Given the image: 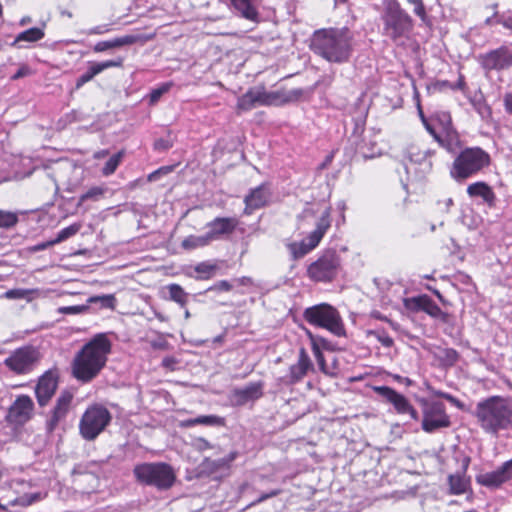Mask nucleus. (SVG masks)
Segmentation results:
<instances>
[{
    "label": "nucleus",
    "instance_id": "f257e3e1",
    "mask_svg": "<svg viewBox=\"0 0 512 512\" xmlns=\"http://www.w3.org/2000/svg\"><path fill=\"white\" fill-rule=\"evenodd\" d=\"M354 45L353 33L346 27L316 30L310 40V49L316 55L336 64L350 60Z\"/></svg>",
    "mask_w": 512,
    "mask_h": 512
},
{
    "label": "nucleus",
    "instance_id": "f03ea898",
    "mask_svg": "<svg viewBox=\"0 0 512 512\" xmlns=\"http://www.w3.org/2000/svg\"><path fill=\"white\" fill-rule=\"evenodd\" d=\"M111 352V342L106 334L95 335L76 354L72 370L73 376L82 382H90L103 369Z\"/></svg>",
    "mask_w": 512,
    "mask_h": 512
},
{
    "label": "nucleus",
    "instance_id": "7ed1b4c3",
    "mask_svg": "<svg viewBox=\"0 0 512 512\" xmlns=\"http://www.w3.org/2000/svg\"><path fill=\"white\" fill-rule=\"evenodd\" d=\"M472 414L484 432L497 435L512 428V398L490 396L479 401Z\"/></svg>",
    "mask_w": 512,
    "mask_h": 512
},
{
    "label": "nucleus",
    "instance_id": "20e7f679",
    "mask_svg": "<svg viewBox=\"0 0 512 512\" xmlns=\"http://www.w3.org/2000/svg\"><path fill=\"white\" fill-rule=\"evenodd\" d=\"M135 481L142 486L155 488L157 491L171 489L176 480L174 468L166 462H143L133 468Z\"/></svg>",
    "mask_w": 512,
    "mask_h": 512
},
{
    "label": "nucleus",
    "instance_id": "39448f33",
    "mask_svg": "<svg viewBox=\"0 0 512 512\" xmlns=\"http://www.w3.org/2000/svg\"><path fill=\"white\" fill-rule=\"evenodd\" d=\"M383 35L393 42L408 37L413 29L412 17L401 7L397 0H383Z\"/></svg>",
    "mask_w": 512,
    "mask_h": 512
},
{
    "label": "nucleus",
    "instance_id": "423d86ee",
    "mask_svg": "<svg viewBox=\"0 0 512 512\" xmlns=\"http://www.w3.org/2000/svg\"><path fill=\"white\" fill-rule=\"evenodd\" d=\"M490 164V155L480 147L462 149L455 157L450 176L457 182H463L476 175Z\"/></svg>",
    "mask_w": 512,
    "mask_h": 512
},
{
    "label": "nucleus",
    "instance_id": "0eeeda50",
    "mask_svg": "<svg viewBox=\"0 0 512 512\" xmlns=\"http://www.w3.org/2000/svg\"><path fill=\"white\" fill-rule=\"evenodd\" d=\"M303 318L311 325L327 329L338 337L345 336L344 324L338 310L328 303L306 308Z\"/></svg>",
    "mask_w": 512,
    "mask_h": 512
},
{
    "label": "nucleus",
    "instance_id": "6e6552de",
    "mask_svg": "<svg viewBox=\"0 0 512 512\" xmlns=\"http://www.w3.org/2000/svg\"><path fill=\"white\" fill-rule=\"evenodd\" d=\"M111 420L110 411L103 405L89 406L80 419V435L86 441H93L106 429Z\"/></svg>",
    "mask_w": 512,
    "mask_h": 512
},
{
    "label": "nucleus",
    "instance_id": "1a4fd4ad",
    "mask_svg": "<svg viewBox=\"0 0 512 512\" xmlns=\"http://www.w3.org/2000/svg\"><path fill=\"white\" fill-rule=\"evenodd\" d=\"M341 260L335 250H326L307 269L308 277L316 282H331L339 272Z\"/></svg>",
    "mask_w": 512,
    "mask_h": 512
},
{
    "label": "nucleus",
    "instance_id": "9d476101",
    "mask_svg": "<svg viewBox=\"0 0 512 512\" xmlns=\"http://www.w3.org/2000/svg\"><path fill=\"white\" fill-rule=\"evenodd\" d=\"M478 62L486 73L508 70L512 67V51L503 45L497 49L480 54Z\"/></svg>",
    "mask_w": 512,
    "mask_h": 512
},
{
    "label": "nucleus",
    "instance_id": "9b49d317",
    "mask_svg": "<svg viewBox=\"0 0 512 512\" xmlns=\"http://www.w3.org/2000/svg\"><path fill=\"white\" fill-rule=\"evenodd\" d=\"M38 360V351L31 346L21 347L15 350L4 364L17 374H25L32 370Z\"/></svg>",
    "mask_w": 512,
    "mask_h": 512
},
{
    "label": "nucleus",
    "instance_id": "f8f14e48",
    "mask_svg": "<svg viewBox=\"0 0 512 512\" xmlns=\"http://www.w3.org/2000/svg\"><path fill=\"white\" fill-rule=\"evenodd\" d=\"M373 391L386 403L393 405L398 414H408L411 419L418 420V412L408 399L389 386H374Z\"/></svg>",
    "mask_w": 512,
    "mask_h": 512
},
{
    "label": "nucleus",
    "instance_id": "ddd939ff",
    "mask_svg": "<svg viewBox=\"0 0 512 512\" xmlns=\"http://www.w3.org/2000/svg\"><path fill=\"white\" fill-rule=\"evenodd\" d=\"M450 424V418L442 403L433 402L425 405L422 420V429L425 432L433 433L437 429L449 427Z\"/></svg>",
    "mask_w": 512,
    "mask_h": 512
},
{
    "label": "nucleus",
    "instance_id": "4468645a",
    "mask_svg": "<svg viewBox=\"0 0 512 512\" xmlns=\"http://www.w3.org/2000/svg\"><path fill=\"white\" fill-rule=\"evenodd\" d=\"M257 90L259 106H279L298 101L304 94L303 89L296 88L289 91H266L264 87H255Z\"/></svg>",
    "mask_w": 512,
    "mask_h": 512
},
{
    "label": "nucleus",
    "instance_id": "2eb2a0df",
    "mask_svg": "<svg viewBox=\"0 0 512 512\" xmlns=\"http://www.w3.org/2000/svg\"><path fill=\"white\" fill-rule=\"evenodd\" d=\"M404 306L411 312H425L432 318L440 319L444 323H447L450 318L448 313L442 311L441 308L425 294L406 298L404 300Z\"/></svg>",
    "mask_w": 512,
    "mask_h": 512
},
{
    "label": "nucleus",
    "instance_id": "dca6fc26",
    "mask_svg": "<svg viewBox=\"0 0 512 512\" xmlns=\"http://www.w3.org/2000/svg\"><path fill=\"white\" fill-rule=\"evenodd\" d=\"M33 410L34 402L31 397L20 395L9 407L6 421L15 425H23L31 419Z\"/></svg>",
    "mask_w": 512,
    "mask_h": 512
},
{
    "label": "nucleus",
    "instance_id": "f3484780",
    "mask_svg": "<svg viewBox=\"0 0 512 512\" xmlns=\"http://www.w3.org/2000/svg\"><path fill=\"white\" fill-rule=\"evenodd\" d=\"M72 400L73 394L70 391L64 390L60 393L56 400L55 406L46 421V429L48 432H53L58 426L59 422L65 419L67 413L69 412Z\"/></svg>",
    "mask_w": 512,
    "mask_h": 512
},
{
    "label": "nucleus",
    "instance_id": "a211bd4d",
    "mask_svg": "<svg viewBox=\"0 0 512 512\" xmlns=\"http://www.w3.org/2000/svg\"><path fill=\"white\" fill-rule=\"evenodd\" d=\"M58 386L57 375L52 371H47L42 375L35 387V394L39 406L44 407L51 400Z\"/></svg>",
    "mask_w": 512,
    "mask_h": 512
},
{
    "label": "nucleus",
    "instance_id": "6ab92c4d",
    "mask_svg": "<svg viewBox=\"0 0 512 512\" xmlns=\"http://www.w3.org/2000/svg\"><path fill=\"white\" fill-rule=\"evenodd\" d=\"M512 478V462L506 461L497 470L477 476V482L486 487H499Z\"/></svg>",
    "mask_w": 512,
    "mask_h": 512
},
{
    "label": "nucleus",
    "instance_id": "aec40b11",
    "mask_svg": "<svg viewBox=\"0 0 512 512\" xmlns=\"http://www.w3.org/2000/svg\"><path fill=\"white\" fill-rule=\"evenodd\" d=\"M313 369L314 366L308 353L305 348L301 347L299 350L298 361L290 366L286 382L288 384H296L306 376L309 370Z\"/></svg>",
    "mask_w": 512,
    "mask_h": 512
},
{
    "label": "nucleus",
    "instance_id": "412c9836",
    "mask_svg": "<svg viewBox=\"0 0 512 512\" xmlns=\"http://www.w3.org/2000/svg\"><path fill=\"white\" fill-rule=\"evenodd\" d=\"M331 226V208L328 207L316 222L315 229L303 240L311 250L315 249Z\"/></svg>",
    "mask_w": 512,
    "mask_h": 512
},
{
    "label": "nucleus",
    "instance_id": "4be33fe9",
    "mask_svg": "<svg viewBox=\"0 0 512 512\" xmlns=\"http://www.w3.org/2000/svg\"><path fill=\"white\" fill-rule=\"evenodd\" d=\"M262 395L263 384L261 382H254L244 387L234 389L232 392V401L235 405L242 406L249 401L259 399Z\"/></svg>",
    "mask_w": 512,
    "mask_h": 512
},
{
    "label": "nucleus",
    "instance_id": "5701e85b",
    "mask_svg": "<svg viewBox=\"0 0 512 512\" xmlns=\"http://www.w3.org/2000/svg\"><path fill=\"white\" fill-rule=\"evenodd\" d=\"M238 225V221L233 217H217L207 223L209 231L207 232L211 241L220 238L223 235L231 234Z\"/></svg>",
    "mask_w": 512,
    "mask_h": 512
},
{
    "label": "nucleus",
    "instance_id": "b1692460",
    "mask_svg": "<svg viewBox=\"0 0 512 512\" xmlns=\"http://www.w3.org/2000/svg\"><path fill=\"white\" fill-rule=\"evenodd\" d=\"M123 65V58L118 57L117 59L107 60L100 63H93L90 65L88 70L82 74L76 80V88H81L84 84L91 81L96 75L103 72L104 70L112 67H121Z\"/></svg>",
    "mask_w": 512,
    "mask_h": 512
},
{
    "label": "nucleus",
    "instance_id": "393cba45",
    "mask_svg": "<svg viewBox=\"0 0 512 512\" xmlns=\"http://www.w3.org/2000/svg\"><path fill=\"white\" fill-rule=\"evenodd\" d=\"M269 191L266 186L260 185L253 189L244 199L246 214H251L254 210L266 205L269 199Z\"/></svg>",
    "mask_w": 512,
    "mask_h": 512
},
{
    "label": "nucleus",
    "instance_id": "a878e982",
    "mask_svg": "<svg viewBox=\"0 0 512 512\" xmlns=\"http://www.w3.org/2000/svg\"><path fill=\"white\" fill-rule=\"evenodd\" d=\"M235 13L247 20L258 22L259 13L255 6V0H230Z\"/></svg>",
    "mask_w": 512,
    "mask_h": 512
},
{
    "label": "nucleus",
    "instance_id": "bb28decb",
    "mask_svg": "<svg viewBox=\"0 0 512 512\" xmlns=\"http://www.w3.org/2000/svg\"><path fill=\"white\" fill-rule=\"evenodd\" d=\"M436 141L442 148L451 154L457 155L461 151L460 137L454 128L439 134V136L436 137Z\"/></svg>",
    "mask_w": 512,
    "mask_h": 512
},
{
    "label": "nucleus",
    "instance_id": "cd10ccee",
    "mask_svg": "<svg viewBox=\"0 0 512 512\" xmlns=\"http://www.w3.org/2000/svg\"><path fill=\"white\" fill-rule=\"evenodd\" d=\"M467 193L470 197H480L489 206H493L496 200L492 188L485 182L479 181L470 184L467 187Z\"/></svg>",
    "mask_w": 512,
    "mask_h": 512
},
{
    "label": "nucleus",
    "instance_id": "c85d7f7f",
    "mask_svg": "<svg viewBox=\"0 0 512 512\" xmlns=\"http://www.w3.org/2000/svg\"><path fill=\"white\" fill-rule=\"evenodd\" d=\"M138 40L137 36L125 35L117 37L112 40L100 41L93 47L94 52H103L109 49L119 48L127 45L134 44Z\"/></svg>",
    "mask_w": 512,
    "mask_h": 512
},
{
    "label": "nucleus",
    "instance_id": "c756f323",
    "mask_svg": "<svg viewBox=\"0 0 512 512\" xmlns=\"http://www.w3.org/2000/svg\"><path fill=\"white\" fill-rule=\"evenodd\" d=\"M237 452H230L226 457L219 458V459H210L205 458L202 466L205 470H207L210 473H215L223 469H228L230 464L236 459Z\"/></svg>",
    "mask_w": 512,
    "mask_h": 512
},
{
    "label": "nucleus",
    "instance_id": "7c9ffc66",
    "mask_svg": "<svg viewBox=\"0 0 512 512\" xmlns=\"http://www.w3.org/2000/svg\"><path fill=\"white\" fill-rule=\"evenodd\" d=\"M44 35L45 33L41 28L33 27L27 29L16 36L14 42L12 43V46L18 45L19 48H22L23 46L19 45L20 42H37L41 40L44 37Z\"/></svg>",
    "mask_w": 512,
    "mask_h": 512
},
{
    "label": "nucleus",
    "instance_id": "2f4dec72",
    "mask_svg": "<svg viewBox=\"0 0 512 512\" xmlns=\"http://www.w3.org/2000/svg\"><path fill=\"white\" fill-rule=\"evenodd\" d=\"M256 106H259V103L255 87L250 88L245 94L239 97L237 102V109L240 111H249Z\"/></svg>",
    "mask_w": 512,
    "mask_h": 512
},
{
    "label": "nucleus",
    "instance_id": "473e14b6",
    "mask_svg": "<svg viewBox=\"0 0 512 512\" xmlns=\"http://www.w3.org/2000/svg\"><path fill=\"white\" fill-rule=\"evenodd\" d=\"M166 289L169 293V299L171 301L176 302L182 308L187 305L189 294L185 292V290L179 284H169L166 286Z\"/></svg>",
    "mask_w": 512,
    "mask_h": 512
},
{
    "label": "nucleus",
    "instance_id": "72a5a7b5",
    "mask_svg": "<svg viewBox=\"0 0 512 512\" xmlns=\"http://www.w3.org/2000/svg\"><path fill=\"white\" fill-rule=\"evenodd\" d=\"M210 242L211 239L209 238L207 233L200 236L190 235L182 241L181 247L185 250H193L196 248L207 246Z\"/></svg>",
    "mask_w": 512,
    "mask_h": 512
},
{
    "label": "nucleus",
    "instance_id": "f704fd0d",
    "mask_svg": "<svg viewBox=\"0 0 512 512\" xmlns=\"http://www.w3.org/2000/svg\"><path fill=\"white\" fill-rule=\"evenodd\" d=\"M450 493L454 495L462 494L466 491L468 482L462 473L451 474L448 476Z\"/></svg>",
    "mask_w": 512,
    "mask_h": 512
},
{
    "label": "nucleus",
    "instance_id": "c9c22d12",
    "mask_svg": "<svg viewBox=\"0 0 512 512\" xmlns=\"http://www.w3.org/2000/svg\"><path fill=\"white\" fill-rule=\"evenodd\" d=\"M287 248L294 260H298L304 257L306 254H308L310 251H312L310 248L307 247L306 241L303 240L301 242H291L287 244Z\"/></svg>",
    "mask_w": 512,
    "mask_h": 512
},
{
    "label": "nucleus",
    "instance_id": "e433bc0d",
    "mask_svg": "<svg viewBox=\"0 0 512 512\" xmlns=\"http://www.w3.org/2000/svg\"><path fill=\"white\" fill-rule=\"evenodd\" d=\"M432 120L436 121L440 125L442 132L454 128L452 125V118H451V115L449 112H446V111L435 112L432 116Z\"/></svg>",
    "mask_w": 512,
    "mask_h": 512
},
{
    "label": "nucleus",
    "instance_id": "4c0bfd02",
    "mask_svg": "<svg viewBox=\"0 0 512 512\" xmlns=\"http://www.w3.org/2000/svg\"><path fill=\"white\" fill-rule=\"evenodd\" d=\"M217 266L215 264H211L209 262H201L197 264L194 268V270L200 274V276L197 277V279H209L213 276L214 272L216 271Z\"/></svg>",
    "mask_w": 512,
    "mask_h": 512
},
{
    "label": "nucleus",
    "instance_id": "58836bf2",
    "mask_svg": "<svg viewBox=\"0 0 512 512\" xmlns=\"http://www.w3.org/2000/svg\"><path fill=\"white\" fill-rule=\"evenodd\" d=\"M80 229V225L79 224H72L68 227H65L63 228L62 230H60L56 236V238H54V243L55 244H59L67 239H69L70 237L74 236L75 234L78 233Z\"/></svg>",
    "mask_w": 512,
    "mask_h": 512
},
{
    "label": "nucleus",
    "instance_id": "ea45409f",
    "mask_svg": "<svg viewBox=\"0 0 512 512\" xmlns=\"http://www.w3.org/2000/svg\"><path fill=\"white\" fill-rule=\"evenodd\" d=\"M105 190L102 187H92L87 192L82 194L79 198L78 205H82L84 202L88 200L98 201L101 196H103Z\"/></svg>",
    "mask_w": 512,
    "mask_h": 512
},
{
    "label": "nucleus",
    "instance_id": "a19ab883",
    "mask_svg": "<svg viewBox=\"0 0 512 512\" xmlns=\"http://www.w3.org/2000/svg\"><path fill=\"white\" fill-rule=\"evenodd\" d=\"M196 422L198 425H206V426H224L225 420L222 417L216 415H202L196 417Z\"/></svg>",
    "mask_w": 512,
    "mask_h": 512
},
{
    "label": "nucleus",
    "instance_id": "79ce46f5",
    "mask_svg": "<svg viewBox=\"0 0 512 512\" xmlns=\"http://www.w3.org/2000/svg\"><path fill=\"white\" fill-rule=\"evenodd\" d=\"M473 107L476 110V112L480 115L482 120H488L492 116V109L491 107L483 100H475L473 101Z\"/></svg>",
    "mask_w": 512,
    "mask_h": 512
},
{
    "label": "nucleus",
    "instance_id": "37998d69",
    "mask_svg": "<svg viewBox=\"0 0 512 512\" xmlns=\"http://www.w3.org/2000/svg\"><path fill=\"white\" fill-rule=\"evenodd\" d=\"M18 222V217L15 213L0 210V228H11Z\"/></svg>",
    "mask_w": 512,
    "mask_h": 512
},
{
    "label": "nucleus",
    "instance_id": "c03bdc74",
    "mask_svg": "<svg viewBox=\"0 0 512 512\" xmlns=\"http://www.w3.org/2000/svg\"><path fill=\"white\" fill-rule=\"evenodd\" d=\"M121 157V152L110 157L102 169L103 174L106 176L113 174L120 163Z\"/></svg>",
    "mask_w": 512,
    "mask_h": 512
},
{
    "label": "nucleus",
    "instance_id": "a18cd8bd",
    "mask_svg": "<svg viewBox=\"0 0 512 512\" xmlns=\"http://www.w3.org/2000/svg\"><path fill=\"white\" fill-rule=\"evenodd\" d=\"M100 303L104 308H114L116 299L114 295H102V296H92L88 299V303Z\"/></svg>",
    "mask_w": 512,
    "mask_h": 512
},
{
    "label": "nucleus",
    "instance_id": "49530a36",
    "mask_svg": "<svg viewBox=\"0 0 512 512\" xmlns=\"http://www.w3.org/2000/svg\"><path fill=\"white\" fill-rule=\"evenodd\" d=\"M428 93H435L443 91L447 88L455 89V87L447 80H438L435 82H432L426 86Z\"/></svg>",
    "mask_w": 512,
    "mask_h": 512
},
{
    "label": "nucleus",
    "instance_id": "de8ad7c7",
    "mask_svg": "<svg viewBox=\"0 0 512 512\" xmlns=\"http://www.w3.org/2000/svg\"><path fill=\"white\" fill-rule=\"evenodd\" d=\"M372 335L386 348H390L394 344V340L388 335L385 330H375L371 332Z\"/></svg>",
    "mask_w": 512,
    "mask_h": 512
},
{
    "label": "nucleus",
    "instance_id": "09e8293b",
    "mask_svg": "<svg viewBox=\"0 0 512 512\" xmlns=\"http://www.w3.org/2000/svg\"><path fill=\"white\" fill-rule=\"evenodd\" d=\"M88 309V305L63 306L58 309V312L62 314H81Z\"/></svg>",
    "mask_w": 512,
    "mask_h": 512
},
{
    "label": "nucleus",
    "instance_id": "8fccbe9b",
    "mask_svg": "<svg viewBox=\"0 0 512 512\" xmlns=\"http://www.w3.org/2000/svg\"><path fill=\"white\" fill-rule=\"evenodd\" d=\"M312 351L321 372L328 374L326 361L320 347L314 344V349Z\"/></svg>",
    "mask_w": 512,
    "mask_h": 512
},
{
    "label": "nucleus",
    "instance_id": "3c124183",
    "mask_svg": "<svg viewBox=\"0 0 512 512\" xmlns=\"http://www.w3.org/2000/svg\"><path fill=\"white\" fill-rule=\"evenodd\" d=\"M408 3L414 5L413 12L420 17L421 20L426 19V9L422 0H407Z\"/></svg>",
    "mask_w": 512,
    "mask_h": 512
},
{
    "label": "nucleus",
    "instance_id": "603ef678",
    "mask_svg": "<svg viewBox=\"0 0 512 512\" xmlns=\"http://www.w3.org/2000/svg\"><path fill=\"white\" fill-rule=\"evenodd\" d=\"M281 493V490L280 489H274V490H271L270 492H267V493H263L259 496V498H257L256 500H254L253 502H251L247 508L249 507H253V506H256L264 501H266L267 499H270L272 497H276L278 496L279 494Z\"/></svg>",
    "mask_w": 512,
    "mask_h": 512
},
{
    "label": "nucleus",
    "instance_id": "864d4df0",
    "mask_svg": "<svg viewBox=\"0 0 512 512\" xmlns=\"http://www.w3.org/2000/svg\"><path fill=\"white\" fill-rule=\"evenodd\" d=\"M231 289H232V285L227 280H221V281H218L217 283H215L214 285L210 286L209 288H207L205 292H212V291L227 292V291H230Z\"/></svg>",
    "mask_w": 512,
    "mask_h": 512
},
{
    "label": "nucleus",
    "instance_id": "5fc2aeb1",
    "mask_svg": "<svg viewBox=\"0 0 512 512\" xmlns=\"http://www.w3.org/2000/svg\"><path fill=\"white\" fill-rule=\"evenodd\" d=\"M445 363L448 365H454L457 360L459 359L458 352L453 348H447L444 350V357H443Z\"/></svg>",
    "mask_w": 512,
    "mask_h": 512
},
{
    "label": "nucleus",
    "instance_id": "6e6d98bb",
    "mask_svg": "<svg viewBox=\"0 0 512 512\" xmlns=\"http://www.w3.org/2000/svg\"><path fill=\"white\" fill-rule=\"evenodd\" d=\"M354 129L352 135L359 137L362 135L365 129V119L363 117L354 118Z\"/></svg>",
    "mask_w": 512,
    "mask_h": 512
},
{
    "label": "nucleus",
    "instance_id": "4d7b16f0",
    "mask_svg": "<svg viewBox=\"0 0 512 512\" xmlns=\"http://www.w3.org/2000/svg\"><path fill=\"white\" fill-rule=\"evenodd\" d=\"M28 291L25 289H11L5 292V297L8 299H22L28 295Z\"/></svg>",
    "mask_w": 512,
    "mask_h": 512
},
{
    "label": "nucleus",
    "instance_id": "13d9d810",
    "mask_svg": "<svg viewBox=\"0 0 512 512\" xmlns=\"http://www.w3.org/2000/svg\"><path fill=\"white\" fill-rule=\"evenodd\" d=\"M169 89V86L168 85H163L162 87L160 88H157V89H154L151 94H150V102L151 103H155L157 102L160 97L166 93Z\"/></svg>",
    "mask_w": 512,
    "mask_h": 512
},
{
    "label": "nucleus",
    "instance_id": "bf43d9fd",
    "mask_svg": "<svg viewBox=\"0 0 512 512\" xmlns=\"http://www.w3.org/2000/svg\"><path fill=\"white\" fill-rule=\"evenodd\" d=\"M171 147H172V143L170 140H167V139L160 138L154 142V148H155V150H158V151H165Z\"/></svg>",
    "mask_w": 512,
    "mask_h": 512
},
{
    "label": "nucleus",
    "instance_id": "052dcab7",
    "mask_svg": "<svg viewBox=\"0 0 512 512\" xmlns=\"http://www.w3.org/2000/svg\"><path fill=\"white\" fill-rule=\"evenodd\" d=\"M497 23L501 24L512 33V15H501L497 17Z\"/></svg>",
    "mask_w": 512,
    "mask_h": 512
},
{
    "label": "nucleus",
    "instance_id": "680f3d73",
    "mask_svg": "<svg viewBox=\"0 0 512 512\" xmlns=\"http://www.w3.org/2000/svg\"><path fill=\"white\" fill-rule=\"evenodd\" d=\"M194 446L197 450L199 451H204L206 449H210L212 448V445L210 444L209 441H207L206 439L204 438H197L194 442Z\"/></svg>",
    "mask_w": 512,
    "mask_h": 512
},
{
    "label": "nucleus",
    "instance_id": "e2e57ef3",
    "mask_svg": "<svg viewBox=\"0 0 512 512\" xmlns=\"http://www.w3.org/2000/svg\"><path fill=\"white\" fill-rule=\"evenodd\" d=\"M30 68L26 65L21 66L17 72L11 77L12 80H18L30 74Z\"/></svg>",
    "mask_w": 512,
    "mask_h": 512
},
{
    "label": "nucleus",
    "instance_id": "0e129e2a",
    "mask_svg": "<svg viewBox=\"0 0 512 512\" xmlns=\"http://www.w3.org/2000/svg\"><path fill=\"white\" fill-rule=\"evenodd\" d=\"M109 31L108 25L95 26L88 30V35H101Z\"/></svg>",
    "mask_w": 512,
    "mask_h": 512
},
{
    "label": "nucleus",
    "instance_id": "69168bd1",
    "mask_svg": "<svg viewBox=\"0 0 512 512\" xmlns=\"http://www.w3.org/2000/svg\"><path fill=\"white\" fill-rule=\"evenodd\" d=\"M504 108L508 114L512 115V92H507L503 97Z\"/></svg>",
    "mask_w": 512,
    "mask_h": 512
},
{
    "label": "nucleus",
    "instance_id": "338daca9",
    "mask_svg": "<svg viewBox=\"0 0 512 512\" xmlns=\"http://www.w3.org/2000/svg\"><path fill=\"white\" fill-rule=\"evenodd\" d=\"M53 245H56L54 243V240H49V241H45V242H41V243L36 244L35 246H33L31 248V250L33 252H38V251L45 250V249H47V248H49V247H51Z\"/></svg>",
    "mask_w": 512,
    "mask_h": 512
},
{
    "label": "nucleus",
    "instance_id": "774afa93",
    "mask_svg": "<svg viewBox=\"0 0 512 512\" xmlns=\"http://www.w3.org/2000/svg\"><path fill=\"white\" fill-rule=\"evenodd\" d=\"M176 364H177V360L174 357H165L162 360V366L167 369H170V370H174Z\"/></svg>",
    "mask_w": 512,
    "mask_h": 512
}]
</instances>
